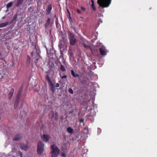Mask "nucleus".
I'll use <instances>...</instances> for the list:
<instances>
[{
  "label": "nucleus",
  "mask_w": 157,
  "mask_h": 157,
  "mask_svg": "<svg viewBox=\"0 0 157 157\" xmlns=\"http://www.w3.org/2000/svg\"><path fill=\"white\" fill-rule=\"evenodd\" d=\"M51 148L52 149L51 157H57L59 154L60 150L55 144L51 145Z\"/></svg>",
  "instance_id": "nucleus-1"
},
{
  "label": "nucleus",
  "mask_w": 157,
  "mask_h": 157,
  "mask_svg": "<svg viewBox=\"0 0 157 157\" xmlns=\"http://www.w3.org/2000/svg\"><path fill=\"white\" fill-rule=\"evenodd\" d=\"M112 0H98V3L102 8L109 7L111 3Z\"/></svg>",
  "instance_id": "nucleus-2"
},
{
  "label": "nucleus",
  "mask_w": 157,
  "mask_h": 157,
  "mask_svg": "<svg viewBox=\"0 0 157 157\" xmlns=\"http://www.w3.org/2000/svg\"><path fill=\"white\" fill-rule=\"evenodd\" d=\"M69 36V40L70 44L72 45H75L76 43V40L74 35L71 33L70 32Z\"/></svg>",
  "instance_id": "nucleus-3"
},
{
  "label": "nucleus",
  "mask_w": 157,
  "mask_h": 157,
  "mask_svg": "<svg viewBox=\"0 0 157 157\" xmlns=\"http://www.w3.org/2000/svg\"><path fill=\"white\" fill-rule=\"evenodd\" d=\"M50 86L51 90L54 93L56 90V87H59V85L58 83H56V84L54 83H52L50 79Z\"/></svg>",
  "instance_id": "nucleus-4"
},
{
  "label": "nucleus",
  "mask_w": 157,
  "mask_h": 157,
  "mask_svg": "<svg viewBox=\"0 0 157 157\" xmlns=\"http://www.w3.org/2000/svg\"><path fill=\"white\" fill-rule=\"evenodd\" d=\"M51 115L52 116V120H55V121H57L58 119V115L57 112L51 111Z\"/></svg>",
  "instance_id": "nucleus-5"
},
{
  "label": "nucleus",
  "mask_w": 157,
  "mask_h": 157,
  "mask_svg": "<svg viewBox=\"0 0 157 157\" xmlns=\"http://www.w3.org/2000/svg\"><path fill=\"white\" fill-rule=\"evenodd\" d=\"M36 60L34 61V63L36 64V66L38 67L40 66V64L38 63V61H40V55L36 56H34L33 57H32Z\"/></svg>",
  "instance_id": "nucleus-6"
},
{
  "label": "nucleus",
  "mask_w": 157,
  "mask_h": 157,
  "mask_svg": "<svg viewBox=\"0 0 157 157\" xmlns=\"http://www.w3.org/2000/svg\"><path fill=\"white\" fill-rule=\"evenodd\" d=\"M20 148L25 151H26L28 148V147L27 144H25L23 143H21L20 144Z\"/></svg>",
  "instance_id": "nucleus-7"
},
{
  "label": "nucleus",
  "mask_w": 157,
  "mask_h": 157,
  "mask_svg": "<svg viewBox=\"0 0 157 157\" xmlns=\"http://www.w3.org/2000/svg\"><path fill=\"white\" fill-rule=\"evenodd\" d=\"M35 51H36V56L40 55L39 53H40V50L38 49H37V48H36V49H33V51L31 53V55L32 57H33V56H34V52H35Z\"/></svg>",
  "instance_id": "nucleus-8"
},
{
  "label": "nucleus",
  "mask_w": 157,
  "mask_h": 157,
  "mask_svg": "<svg viewBox=\"0 0 157 157\" xmlns=\"http://www.w3.org/2000/svg\"><path fill=\"white\" fill-rule=\"evenodd\" d=\"M14 92V89L13 88H12L8 94V98L10 100L12 99L13 95Z\"/></svg>",
  "instance_id": "nucleus-9"
},
{
  "label": "nucleus",
  "mask_w": 157,
  "mask_h": 157,
  "mask_svg": "<svg viewBox=\"0 0 157 157\" xmlns=\"http://www.w3.org/2000/svg\"><path fill=\"white\" fill-rule=\"evenodd\" d=\"M41 138L45 141H48L49 140V136L48 135H46L44 134L43 135H42L41 136Z\"/></svg>",
  "instance_id": "nucleus-10"
},
{
  "label": "nucleus",
  "mask_w": 157,
  "mask_h": 157,
  "mask_svg": "<svg viewBox=\"0 0 157 157\" xmlns=\"http://www.w3.org/2000/svg\"><path fill=\"white\" fill-rule=\"evenodd\" d=\"M38 147L39 148L44 149V144L41 141H39L38 143L37 147Z\"/></svg>",
  "instance_id": "nucleus-11"
},
{
  "label": "nucleus",
  "mask_w": 157,
  "mask_h": 157,
  "mask_svg": "<svg viewBox=\"0 0 157 157\" xmlns=\"http://www.w3.org/2000/svg\"><path fill=\"white\" fill-rule=\"evenodd\" d=\"M99 51L101 54L102 55H106L107 53L105 51V50L104 48H100L99 49Z\"/></svg>",
  "instance_id": "nucleus-12"
},
{
  "label": "nucleus",
  "mask_w": 157,
  "mask_h": 157,
  "mask_svg": "<svg viewBox=\"0 0 157 157\" xmlns=\"http://www.w3.org/2000/svg\"><path fill=\"white\" fill-rule=\"evenodd\" d=\"M21 139V137H20V135L19 134H17L14 136L13 140L17 141L20 140Z\"/></svg>",
  "instance_id": "nucleus-13"
},
{
  "label": "nucleus",
  "mask_w": 157,
  "mask_h": 157,
  "mask_svg": "<svg viewBox=\"0 0 157 157\" xmlns=\"http://www.w3.org/2000/svg\"><path fill=\"white\" fill-rule=\"evenodd\" d=\"M37 152L38 154L39 155H41L43 152L44 151V149L39 148L38 147H37Z\"/></svg>",
  "instance_id": "nucleus-14"
},
{
  "label": "nucleus",
  "mask_w": 157,
  "mask_h": 157,
  "mask_svg": "<svg viewBox=\"0 0 157 157\" xmlns=\"http://www.w3.org/2000/svg\"><path fill=\"white\" fill-rule=\"evenodd\" d=\"M31 58L29 55H28L27 58V61L26 63V66L27 67L29 66Z\"/></svg>",
  "instance_id": "nucleus-15"
},
{
  "label": "nucleus",
  "mask_w": 157,
  "mask_h": 157,
  "mask_svg": "<svg viewBox=\"0 0 157 157\" xmlns=\"http://www.w3.org/2000/svg\"><path fill=\"white\" fill-rule=\"evenodd\" d=\"M24 0H18L16 4V6L17 7H19L21 5Z\"/></svg>",
  "instance_id": "nucleus-16"
},
{
  "label": "nucleus",
  "mask_w": 157,
  "mask_h": 157,
  "mask_svg": "<svg viewBox=\"0 0 157 157\" xmlns=\"http://www.w3.org/2000/svg\"><path fill=\"white\" fill-rule=\"evenodd\" d=\"M13 2H9L6 6V8L7 9V10L6 11V12H7L8 11L9 9L10 8L12 7L13 5Z\"/></svg>",
  "instance_id": "nucleus-17"
},
{
  "label": "nucleus",
  "mask_w": 157,
  "mask_h": 157,
  "mask_svg": "<svg viewBox=\"0 0 157 157\" xmlns=\"http://www.w3.org/2000/svg\"><path fill=\"white\" fill-rule=\"evenodd\" d=\"M71 75L75 78L78 77L79 75L78 74H75L73 70H72L71 71Z\"/></svg>",
  "instance_id": "nucleus-18"
},
{
  "label": "nucleus",
  "mask_w": 157,
  "mask_h": 157,
  "mask_svg": "<svg viewBox=\"0 0 157 157\" xmlns=\"http://www.w3.org/2000/svg\"><path fill=\"white\" fill-rule=\"evenodd\" d=\"M31 27L30 25H27L25 26V29L27 30V31L30 32L31 30Z\"/></svg>",
  "instance_id": "nucleus-19"
},
{
  "label": "nucleus",
  "mask_w": 157,
  "mask_h": 157,
  "mask_svg": "<svg viewBox=\"0 0 157 157\" xmlns=\"http://www.w3.org/2000/svg\"><path fill=\"white\" fill-rule=\"evenodd\" d=\"M19 102L20 101H18L15 100L14 103V107H13V108L14 109H16L17 108L18 106V105L19 104Z\"/></svg>",
  "instance_id": "nucleus-20"
},
{
  "label": "nucleus",
  "mask_w": 157,
  "mask_h": 157,
  "mask_svg": "<svg viewBox=\"0 0 157 157\" xmlns=\"http://www.w3.org/2000/svg\"><path fill=\"white\" fill-rule=\"evenodd\" d=\"M9 23V22H7L5 23H2L0 24V28H2L3 27H4L7 26Z\"/></svg>",
  "instance_id": "nucleus-21"
},
{
  "label": "nucleus",
  "mask_w": 157,
  "mask_h": 157,
  "mask_svg": "<svg viewBox=\"0 0 157 157\" xmlns=\"http://www.w3.org/2000/svg\"><path fill=\"white\" fill-rule=\"evenodd\" d=\"M17 15H18V14H17V13H16L14 15L13 18L12 19V20L11 21V22H10L11 23H12L13 22L16 21V20L17 19Z\"/></svg>",
  "instance_id": "nucleus-22"
},
{
  "label": "nucleus",
  "mask_w": 157,
  "mask_h": 157,
  "mask_svg": "<svg viewBox=\"0 0 157 157\" xmlns=\"http://www.w3.org/2000/svg\"><path fill=\"white\" fill-rule=\"evenodd\" d=\"M67 132L70 133H72L73 132V129L70 127H69L67 128Z\"/></svg>",
  "instance_id": "nucleus-23"
},
{
  "label": "nucleus",
  "mask_w": 157,
  "mask_h": 157,
  "mask_svg": "<svg viewBox=\"0 0 157 157\" xmlns=\"http://www.w3.org/2000/svg\"><path fill=\"white\" fill-rule=\"evenodd\" d=\"M21 95V94L17 93L15 100L20 101Z\"/></svg>",
  "instance_id": "nucleus-24"
},
{
  "label": "nucleus",
  "mask_w": 157,
  "mask_h": 157,
  "mask_svg": "<svg viewBox=\"0 0 157 157\" xmlns=\"http://www.w3.org/2000/svg\"><path fill=\"white\" fill-rule=\"evenodd\" d=\"M49 25V18H48L46 23L45 24V27L46 29L48 27V25Z\"/></svg>",
  "instance_id": "nucleus-25"
},
{
  "label": "nucleus",
  "mask_w": 157,
  "mask_h": 157,
  "mask_svg": "<svg viewBox=\"0 0 157 157\" xmlns=\"http://www.w3.org/2000/svg\"><path fill=\"white\" fill-rule=\"evenodd\" d=\"M23 85H21V86L20 87V88H19V91H18V93L19 94H21L22 92V91L23 89Z\"/></svg>",
  "instance_id": "nucleus-26"
},
{
  "label": "nucleus",
  "mask_w": 157,
  "mask_h": 157,
  "mask_svg": "<svg viewBox=\"0 0 157 157\" xmlns=\"http://www.w3.org/2000/svg\"><path fill=\"white\" fill-rule=\"evenodd\" d=\"M91 3H92V4H91L92 8L94 10H96V8L94 5V1H93V0H91Z\"/></svg>",
  "instance_id": "nucleus-27"
},
{
  "label": "nucleus",
  "mask_w": 157,
  "mask_h": 157,
  "mask_svg": "<svg viewBox=\"0 0 157 157\" xmlns=\"http://www.w3.org/2000/svg\"><path fill=\"white\" fill-rule=\"evenodd\" d=\"M28 10L29 12L32 13L33 11V8L32 6H30L28 8Z\"/></svg>",
  "instance_id": "nucleus-28"
},
{
  "label": "nucleus",
  "mask_w": 157,
  "mask_h": 157,
  "mask_svg": "<svg viewBox=\"0 0 157 157\" xmlns=\"http://www.w3.org/2000/svg\"><path fill=\"white\" fill-rule=\"evenodd\" d=\"M60 68L61 70L63 72L65 71H66V69L62 65H61Z\"/></svg>",
  "instance_id": "nucleus-29"
},
{
  "label": "nucleus",
  "mask_w": 157,
  "mask_h": 157,
  "mask_svg": "<svg viewBox=\"0 0 157 157\" xmlns=\"http://www.w3.org/2000/svg\"><path fill=\"white\" fill-rule=\"evenodd\" d=\"M31 45L34 47L33 49H36V43H34L33 41H32L31 42Z\"/></svg>",
  "instance_id": "nucleus-30"
},
{
  "label": "nucleus",
  "mask_w": 157,
  "mask_h": 157,
  "mask_svg": "<svg viewBox=\"0 0 157 157\" xmlns=\"http://www.w3.org/2000/svg\"><path fill=\"white\" fill-rule=\"evenodd\" d=\"M60 76L61 78L62 79H63V78H67V75H66L62 76L61 74H60Z\"/></svg>",
  "instance_id": "nucleus-31"
},
{
  "label": "nucleus",
  "mask_w": 157,
  "mask_h": 157,
  "mask_svg": "<svg viewBox=\"0 0 157 157\" xmlns=\"http://www.w3.org/2000/svg\"><path fill=\"white\" fill-rule=\"evenodd\" d=\"M46 79L47 80L48 82V83L49 84V75H48V74H47V75H46Z\"/></svg>",
  "instance_id": "nucleus-32"
},
{
  "label": "nucleus",
  "mask_w": 157,
  "mask_h": 157,
  "mask_svg": "<svg viewBox=\"0 0 157 157\" xmlns=\"http://www.w3.org/2000/svg\"><path fill=\"white\" fill-rule=\"evenodd\" d=\"M47 14L46 15L49 14V5L47 6Z\"/></svg>",
  "instance_id": "nucleus-33"
},
{
  "label": "nucleus",
  "mask_w": 157,
  "mask_h": 157,
  "mask_svg": "<svg viewBox=\"0 0 157 157\" xmlns=\"http://www.w3.org/2000/svg\"><path fill=\"white\" fill-rule=\"evenodd\" d=\"M68 91L71 94H73V90L71 88H70L69 89V90H68Z\"/></svg>",
  "instance_id": "nucleus-34"
},
{
  "label": "nucleus",
  "mask_w": 157,
  "mask_h": 157,
  "mask_svg": "<svg viewBox=\"0 0 157 157\" xmlns=\"http://www.w3.org/2000/svg\"><path fill=\"white\" fill-rule=\"evenodd\" d=\"M18 154L20 156V157H23L22 152L19 151L18 152Z\"/></svg>",
  "instance_id": "nucleus-35"
},
{
  "label": "nucleus",
  "mask_w": 157,
  "mask_h": 157,
  "mask_svg": "<svg viewBox=\"0 0 157 157\" xmlns=\"http://www.w3.org/2000/svg\"><path fill=\"white\" fill-rule=\"evenodd\" d=\"M44 47L46 48V51H47V55H49V53H48V48H47V47L46 46V45H44Z\"/></svg>",
  "instance_id": "nucleus-36"
},
{
  "label": "nucleus",
  "mask_w": 157,
  "mask_h": 157,
  "mask_svg": "<svg viewBox=\"0 0 157 157\" xmlns=\"http://www.w3.org/2000/svg\"><path fill=\"white\" fill-rule=\"evenodd\" d=\"M62 156L63 157H65L66 156V154L65 153L63 152L62 154Z\"/></svg>",
  "instance_id": "nucleus-37"
},
{
  "label": "nucleus",
  "mask_w": 157,
  "mask_h": 157,
  "mask_svg": "<svg viewBox=\"0 0 157 157\" xmlns=\"http://www.w3.org/2000/svg\"><path fill=\"white\" fill-rule=\"evenodd\" d=\"M43 70L44 71H45V72L46 73H48L49 71V70H48L47 71H46L45 70V68L44 67L43 68Z\"/></svg>",
  "instance_id": "nucleus-38"
},
{
  "label": "nucleus",
  "mask_w": 157,
  "mask_h": 157,
  "mask_svg": "<svg viewBox=\"0 0 157 157\" xmlns=\"http://www.w3.org/2000/svg\"><path fill=\"white\" fill-rule=\"evenodd\" d=\"M81 10L83 11H85L86 10L85 8L84 7L82 6L81 7Z\"/></svg>",
  "instance_id": "nucleus-39"
},
{
  "label": "nucleus",
  "mask_w": 157,
  "mask_h": 157,
  "mask_svg": "<svg viewBox=\"0 0 157 157\" xmlns=\"http://www.w3.org/2000/svg\"><path fill=\"white\" fill-rule=\"evenodd\" d=\"M77 12L79 13H81V11L80 10H79L78 9H77Z\"/></svg>",
  "instance_id": "nucleus-40"
},
{
  "label": "nucleus",
  "mask_w": 157,
  "mask_h": 157,
  "mask_svg": "<svg viewBox=\"0 0 157 157\" xmlns=\"http://www.w3.org/2000/svg\"><path fill=\"white\" fill-rule=\"evenodd\" d=\"M83 46H84L86 48H90V47L89 46H87V45H86V44H83Z\"/></svg>",
  "instance_id": "nucleus-41"
},
{
  "label": "nucleus",
  "mask_w": 157,
  "mask_h": 157,
  "mask_svg": "<svg viewBox=\"0 0 157 157\" xmlns=\"http://www.w3.org/2000/svg\"><path fill=\"white\" fill-rule=\"evenodd\" d=\"M84 119H81V120H80V123H83L84 122Z\"/></svg>",
  "instance_id": "nucleus-42"
},
{
  "label": "nucleus",
  "mask_w": 157,
  "mask_h": 157,
  "mask_svg": "<svg viewBox=\"0 0 157 157\" xmlns=\"http://www.w3.org/2000/svg\"><path fill=\"white\" fill-rule=\"evenodd\" d=\"M52 9V6L51 5H50V11Z\"/></svg>",
  "instance_id": "nucleus-43"
},
{
  "label": "nucleus",
  "mask_w": 157,
  "mask_h": 157,
  "mask_svg": "<svg viewBox=\"0 0 157 157\" xmlns=\"http://www.w3.org/2000/svg\"><path fill=\"white\" fill-rule=\"evenodd\" d=\"M2 54L0 52V59H2Z\"/></svg>",
  "instance_id": "nucleus-44"
},
{
  "label": "nucleus",
  "mask_w": 157,
  "mask_h": 157,
  "mask_svg": "<svg viewBox=\"0 0 157 157\" xmlns=\"http://www.w3.org/2000/svg\"><path fill=\"white\" fill-rule=\"evenodd\" d=\"M67 13H68L69 14V15H70V13L69 10L68 9H67Z\"/></svg>",
  "instance_id": "nucleus-45"
},
{
  "label": "nucleus",
  "mask_w": 157,
  "mask_h": 157,
  "mask_svg": "<svg viewBox=\"0 0 157 157\" xmlns=\"http://www.w3.org/2000/svg\"><path fill=\"white\" fill-rule=\"evenodd\" d=\"M56 25L57 26V25H58V22L57 21H56Z\"/></svg>",
  "instance_id": "nucleus-46"
},
{
  "label": "nucleus",
  "mask_w": 157,
  "mask_h": 157,
  "mask_svg": "<svg viewBox=\"0 0 157 157\" xmlns=\"http://www.w3.org/2000/svg\"><path fill=\"white\" fill-rule=\"evenodd\" d=\"M42 127L41 128H40V129H42V128H43V124L42 125Z\"/></svg>",
  "instance_id": "nucleus-47"
},
{
  "label": "nucleus",
  "mask_w": 157,
  "mask_h": 157,
  "mask_svg": "<svg viewBox=\"0 0 157 157\" xmlns=\"http://www.w3.org/2000/svg\"><path fill=\"white\" fill-rule=\"evenodd\" d=\"M47 65H49V61H48V63Z\"/></svg>",
  "instance_id": "nucleus-48"
},
{
  "label": "nucleus",
  "mask_w": 157,
  "mask_h": 157,
  "mask_svg": "<svg viewBox=\"0 0 157 157\" xmlns=\"http://www.w3.org/2000/svg\"><path fill=\"white\" fill-rule=\"evenodd\" d=\"M45 32H47V34H48V32L46 30H45Z\"/></svg>",
  "instance_id": "nucleus-49"
},
{
  "label": "nucleus",
  "mask_w": 157,
  "mask_h": 157,
  "mask_svg": "<svg viewBox=\"0 0 157 157\" xmlns=\"http://www.w3.org/2000/svg\"><path fill=\"white\" fill-rule=\"evenodd\" d=\"M5 17V16H4V17H3L2 18V19H4Z\"/></svg>",
  "instance_id": "nucleus-50"
},
{
  "label": "nucleus",
  "mask_w": 157,
  "mask_h": 157,
  "mask_svg": "<svg viewBox=\"0 0 157 157\" xmlns=\"http://www.w3.org/2000/svg\"><path fill=\"white\" fill-rule=\"evenodd\" d=\"M1 76V77H2V75L1 74H0V77Z\"/></svg>",
  "instance_id": "nucleus-51"
},
{
  "label": "nucleus",
  "mask_w": 157,
  "mask_h": 157,
  "mask_svg": "<svg viewBox=\"0 0 157 157\" xmlns=\"http://www.w3.org/2000/svg\"><path fill=\"white\" fill-rule=\"evenodd\" d=\"M2 30V29H0V32Z\"/></svg>",
  "instance_id": "nucleus-52"
},
{
  "label": "nucleus",
  "mask_w": 157,
  "mask_h": 157,
  "mask_svg": "<svg viewBox=\"0 0 157 157\" xmlns=\"http://www.w3.org/2000/svg\"><path fill=\"white\" fill-rule=\"evenodd\" d=\"M91 52H92L93 53V52H92V51H91Z\"/></svg>",
  "instance_id": "nucleus-53"
},
{
  "label": "nucleus",
  "mask_w": 157,
  "mask_h": 157,
  "mask_svg": "<svg viewBox=\"0 0 157 157\" xmlns=\"http://www.w3.org/2000/svg\"><path fill=\"white\" fill-rule=\"evenodd\" d=\"M50 55H51V54L50 53V54H49L50 56Z\"/></svg>",
  "instance_id": "nucleus-54"
}]
</instances>
